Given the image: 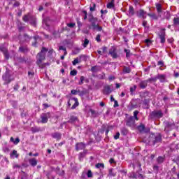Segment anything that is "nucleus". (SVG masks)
<instances>
[{"instance_id": "1", "label": "nucleus", "mask_w": 179, "mask_h": 179, "mask_svg": "<svg viewBox=\"0 0 179 179\" xmlns=\"http://www.w3.org/2000/svg\"><path fill=\"white\" fill-rule=\"evenodd\" d=\"M2 79L4 82L3 85H9L10 82L15 80V77L12 75L10 70L6 69V71L2 76Z\"/></svg>"}, {"instance_id": "2", "label": "nucleus", "mask_w": 179, "mask_h": 179, "mask_svg": "<svg viewBox=\"0 0 179 179\" xmlns=\"http://www.w3.org/2000/svg\"><path fill=\"white\" fill-rule=\"evenodd\" d=\"M48 52V49L46 48H42L41 52L38 53L36 58V65H40V64H42L43 61L45 59V54Z\"/></svg>"}, {"instance_id": "3", "label": "nucleus", "mask_w": 179, "mask_h": 179, "mask_svg": "<svg viewBox=\"0 0 179 179\" xmlns=\"http://www.w3.org/2000/svg\"><path fill=\"white\" fill-rule=\"evenodd\" d=\"M164 116V113H163V110H155L150 113L149 118L150 120H160V118H163Z\"/></svg>"}, {"instance_id": "4", "label": "nucleus", "mask_w": 179, "mask_h": 179, "mask_svg": "<svg viewBox=\"0 0 179 179\" xmlns=\"http://www.w3.org/2000/svg\"><path fill=\"white\" fill-rule=\"evenodd\" d=\"M148 142L150 145L154 146V145H156V143L162 142V136H160V134H158L157 136H150Z\"/></svg>"}, {"instance_id": "5", "label": "nucleus", "mask_w": 179, "mask_h": 179, "mask_svg": "<svg viewBox=\"0 0 179 179\" xmlns=\"http://www.w3.org/2000/svg\"><path fill=\"white\" fill-rule=\"evenodd\" d=\"M125 123L127 127H129V128L134 129L136 127V124L135 123V118L134 116H129L125 120Z\"/></svg>"}, {"instance_id": "6", "label": "nucleus", "mask_w": 179, "mask_h": 179, "mask_svg": "<svg viewBox=\"0 0 179 179\" xmlns=\"http://www.w3.org/2000/svg\"><path fill=\"white\" fill-rule=\"evenodd\" d=\"M73 101H74V104L71 106V110H75L76 107L79 106V101H78V98H70L67 102L68 107H71Z\"/></svg>"}, {"instance_id": "7", "label": "nucleus", "mask_w": 179, "mask_h": 179, "mask_svg": "<svg viewBox=\"0 0 179 179\" xmlns=\"http://www.w3.org/2000/svg\"><path fill=\"white\" fill-rule=\"evenodd\" d=\"M158 36L160 39V43L164 44L166 43V29H162Z\"/></svg>"}, {"instance_id": "8", "label": "nucleus", "mask_w": 179, "mask_h": 179, "mask_svg": "<svg viewBox=\"0 0 179 179\" xmlns=\"http://www.w3.org/2000/svg\"><path fill=\"white\" fill-rule=\"evenodd\" d=\"M109 55H110L113 59L118 58V54L117 53V48H115V47L112 46L109 49Z\"/></svg>"}, {"instance_id": "9", "label": "nucleus", "mask_w": 179, "mask_h": 179, "mask_svg": "<svg viewBox=\"0 0 179 179\" xmlns=\"http://www.w3.org/2000/svg\"><path fill=\"white\" fill-rule=\"evenodd\" d=\"M98 20H99L97 19V17H94L93 15H90L89 17V22H91V27L90 28L92 29L94 27H96Z\"/></svg>"}, {"instance_id": "10", "label": "nucleus", "mask_w": 179, "mask_h": 179, "mask_svg": "<svg viewBox=\"0 0 179 179\" xmlns=\"http://www.w3.org/2000/svg\"><path fill=\"white\" fill-rule=\"evenodd\" d=\"M150 103V99H145L143 101V108L148 110L149 109V107H150V105H149Z\"/></svg>"}, {"instance_id": "11", "label": "nucleus", "mask_w": 179, "mask_h": 179, "mask_svg": "<svg viewBox=\"0 0 179 179\" xmlns=\"http://www.w3.org/2000/svg\"><path fill=\"white\" fill-rule=\"evenodd\" d=\"M164 124L165 126L164 131L166 132H169V131H171V128H172V127L173 125V123H171V122H169L168 121H166V122H164Z\"/></svg>"}, {"instance_id": "12", "label": "nucleus", "mask_w": 179, "mask_h": 179, "mask_svg": "<svg viewBox=\"0 0 179 179\" xmlns=\"http://www.w3.org/2000/svg\"><path fill=\"white\" fill-rule=\"evenodd\" d=\"M41 120L42 124H47V122H48V115L45 113H43L41 115Z\"/></svg>"}, {"instance_id": "13", "label": "nucleus", "mask_w": 179, "mask_h": 179, "mask_svg": "<svg viewBox=\"0 0 179 179\" xmlns=\"http://www.w3.org/2000/svg\"><path fill=\"white\" fill-rule=\"evenodd\" d=\"M138 17H142L143 19H146V11L143 9L139 10L137 13Z\"/></svg>"}, {"instance_id": "14", "label": "nucleus", "mask_w": 179, "mask_h": 179, "mask_svg": "<svg viewBox=\"0 0 179 179\" xmlns=\"http://www.w3.org/2000/svg\"><path fill=\"white\" fill-rule=\"evenodd\" d=\"M85 148H86V145H85L83 143H78L76 145V150L77 151L83 150V149H85Z\"/></svg>"}, {"instance_id": "15", "label": "nucleus", "mask_w": 179, "mask_h": 179, "mask_svg": "<svg viewBox=\"0 0 179 179\" xmlns=\"http://www.w3.org/2000/svg\"><path fill=\"white\" fill-rule=\"evenodd\" d=\"M155 6H156L157 12L158 13V16H159V17H162V15H160L162 12H163V10H162V4L159 3H156Z\"/></svg>"}, {"instance_id": "16", "label": "nucleus", "mask_w": 179, "mask_h": 179, "mask_svg": "<svg viewBox=\"0 0 179 179\" xmlns=\"http://www.w3.org/2000/svg\"><path fill=\"white\" fill-rule=\"evenodd\" d=\"M111 87L110 85H106L103 88V94H110L111 93Z\"/></svg>"}, {"instance_id": "17", "label": "nucleus", "mask_w": 179, "mask_h": 179, "mask_svg": "<svg viewBox=\"0 0 179 179\" xmlns=\"http://www.w3.org/2000/svg\"><path fill=\"white\" fill-rule=\"evenodd\" d=\"M62 136V134H61V133H59V132H55L52 134V138H54L55 139H57V141H59Z\"/></svg>"}, {"instance_id": "18", "label": "nucleus", "mask_w": 179, "mask_h": 179, "mask_svg": "<svg viewBox=\"0 0 179 179\" xmlns=\"http://www.w3.org/2000/svg\"><path fill=\"white\" fill-rule=\"evenodd\" d=\"M148 86V80H143L140 82L139 83V87H141V89H146Z\"/></svg>"}, {"instance_id": "19", "label": "nucleus", "mask_w": 179, "mask_h": 179, "mask_svg": "<svg viewBox=\"0 0 179 179\" xmlns=\"http://www.w3.org/2000/svg\"><path fill=\"white\" fill-rule=\"evenodd\" d=\"M115 176H117V173L114 172V169H109L108 177H115Z\"/></svg>"}, {"instance_id": "20", "label": "nucleus", "mask_w": 179, "mask_h": 179, "mask_svg": "<svg viewBox=\"0 0 179 179\" xmlns=\"http://www.w3.org/2000/svg\"><path fill=\"white\" fill-rule=\"evenodd\" d=\"M29 162L32 167H36V166H37V159H36V158L29 159Z\"/></svg>"}, {"instance_id": "21", "label": "nucleus", "mask_w": 179, "mask_h": 179, "mask_svg": "<svg viewBox=\"0 0 179 179\" xmlns=\"http://www.w3.org/2000/svg\"><path fill=\"white\" fill-rule=\"evenodd\" d=\"M87 153V150H85L83 152H82L79 154L78 159H79L80 162H82V160H83V158L85 157V156H86Z\"/></svg>"}, {"instance_id": "22", "label": "nucleus", "mask_w": 179, "mask_h": 179, "mask_svg": "<svg viewBox=\"0 0 179 179\" xmlns=\"http://www.w3.org/2000/svg\"><path fill=\"white\" fill-rule=\"evenodd\" d=\"M76 121H78V117L71 115L70 116V119L68 122H69L70 124H73L76 122Z\"/></svg>"}, {"instance_id": "23", "label": "nucleus", "mask_w": 179, "mask_h": 179, "mask_svg": "<svg viewBox=\"0 0 179 179\" xmlns=\"http://www.w3.org/2000/svg\"><path fill=\"white\" fill-rule=\"evenodd\" d=\"M23 38H24V41H22V43H24V41H26V42L30 41V40L32 38V37L27 35V34H24L23 36Z\"/></svg>"}, {"instance_id": "24", "label": "nucleus", "mask_w": 179, "mask_h": 179, "mask_svg": "<svg viewBox=\"0 0 179 179\" xmlns=\"http://www.w3.org/2000/svg\"><path fill=\"white\" fill-rule=\"evenodd\" d=\"M134 15H135V10L134 9V7L132 6H129V16H134Z\"/></svg>"}, {"instance_id": "25", "label": "nucleus", "mask_w": 179, "mask_h": 179, "mask_svg": "<svg viewBox=\"0 0 179 179\" xmlns=\"http://www.w3.org/2000/svg\"><path fill=\"white\" fill-rule=\"evenodd\" d=\"M148 16L152 17L154 20H157L159 19V16H157L155 13H148Z\"/></svg>"}, {"instance_id": "26", "label": "nucleus", "mask_w": 179, "mask_h": 179, "mask_svg": "<svg viewBox=\"0 0 179 179\" xmlns=\"http://www.w3.org/2000/svg\"><path fill=\"white\" fill-rule=\"evenodd\" d=\"M19 51H20V52H27V51H29V49L26 46H20L19 48Z\"/></svg>"}, {"instance_id": "27", "label": "nucleus", "mask_w": 179, "mask_h": 179, "mask_svg": "<svg viewBox=\"0 0 179 179\" xmlns=\"http://www.w3.org/2000/svg\"><path fill=\"white\" fill-rule=\"evenodd\" d=\"M48 20H50V18H44L43 20V26H46V27H50V24H48Z\"/></svg>"}, {"instance_id": "28", "label": "nucleus", "mask_w": 179, "mask_h": 179, "mask_svg": "<svg viewBox=\"0 0 179 179\" xmlns=\"http://www.w3.org/2000/svg\"><path fill=\"white\" fill-rule=\"evenodd\" d=\"M38 66H39V68H41V69H44V68H45V66H50V63L46 62V63H41L39 65H38Z\"/></svg>"}, {"instance_id": "29", "label": "nucleus", "mask_w": 179, "mask_h": 179, "mask_svg": "<svg viewBox=\"0 0 179 179\" xmlns=\"http://www.w3.org/2000/svg\"><path fill=\"white\" fill-rule=\"evenodd\" d=\"M100 71V66H94L91 68L92 72H99Z\"/></svg>"}, {"instance_id": "30", "label": "nucleus", "mask_w": 179, "mask_h": 179, "mask_svg": "<svg viewBox=\"0 0 179 179\" xmlns=\"http://www.w3.org/2000/svg\"><path fill=\"white\" fill-rule=\"evenodd\" d=\"M34 40L35 41V42L32 43V45L34 47H36V45H37V40H41V38H40V36H34Z\"/></svg>"}, {"instance_id": "31", "label": "nucleus", "mask_w": 179, "mask_h": 179, "mask_svg": "<svg viewBox=\"0 0 179 179\" xmlns=\"http://www.w3.org/2000/svg\"><path fill=\"white\" fill-rule=\"evenodd\" d=\"M91 29H92V30H96V31H101V30H103V27L99 26V24L95 25V27Z\"/></svg>"}, {"instance_id": "32", "label": "nucleus", "mask_w": 179, "mask_h": 179, "mask_svg": "<svg viewBox=\"0 0 179 179\" xmlns=\"http://www.w3.org/2000/svg\"><path fill=\"white\" fill-rule=\"evenodd\" d=\"M159 79L160 82H164L166 77L164 76V75H158L157 77V80Z\"/></svg>"}, {"instance_id": "33", "label": "nucleus", "mask_w": 179, "mask_h": 179, "mask_svg": "<svg viewBox=\"0 0 179 179\" xmlns=\"http://www.w3.org/2000/svg\"><path fill=\"white\" fill-rule=\"evenodd\" d=\"M10 157H13V156H15V157L16 159H17V157H19V154H17V151L16 150H13V152L10 155Z\"/></svg>"}, {"instance_id": "34", "label": "nucleus", "mask_w": 179, "mask_h": 179, "mask_svg": "<svg viewBox=\"0 0 179 179\" xmlns=\"http://www.w3.org/2000/svg\"><path fill=\"white\" fill-rule=\"evenodd\" d=\"M89 43H90V41H89V39L85 38L84 42L83 43V47L84 48H86V47H87V45H89Z\"/></svg>"}, {"instance_id": "35", "label": "nucleus", "mask_w": 179, "mask_h": 179, "mask_svg": "<svg viewBox=\"0 0 179 179\" xmlns=\"http://www.w3.org/2000/svg\"><path fill=\"white\" fill-rule=\"evenodd\" d=\"M139 114V111L138 110H135L134 112V118L136 121H138L139 120V117H138V115Z\"/></svg>"}, {"instance_id": "36", "label": "nucleus", "mask_w": 179, "mask_h": 179, "mask_svg": "<svg viewBox=\"0 0 179 179\" xmlns=\"http://www.w3.org/2000/svg\"><path fill=\"white\" fill-rule=\"evenodd\" d=\"M121 134L122 135H127L128 134V129H127V128L125 127H123L121 129Z\"/></svg>"}, {"instance_id": "37", "label": "nucleus", "mask_w": 179, "mask_h": 179, "mask_svg": "<svg viewBox=\"0 0 179 179\" xmlns=\"http://www.w3.org/2000/svg\"><path fill=\"white\" fill-rule=\"evenodd\" d=\"M81 62V60L80 59H79V57H76L73 62H72V64L73 65H76L77 64H79Z\"/></svg>"}, {"instance_id": "38", "label": "nucleus", "mask_w": 179, "mask_h": 179, "mask_svg": "<svg viewBox=\"0 0 179 179\" xmlns=\"http://www.w3.org/2000/svg\"><path fill=\"white\" fill-rule=\"evenodd\" d=\"M124 73H131V69L129 67H124L123 69Z\"/></svg>"}, {"instance_id": "39", "label": "nucleus", "mask_w": 179, "mask_h": 179, "mask_svg": "<svg viewBox=\"0 0 179 179\" xmlns=\"http://www.w3.org/2000/svg\"><path fill=\"white\" fill-rule=\"evenodd\" d=\"M96 169H104V164L103 163H98L95 165Z\"/></svg>"}, {"instance_id": "40", "label": "nucleus", "mask_w": 179, "mask_h": 179, "mask_svg": "<svg viewBox=\"0 0 179 179\" xmlns=\"http://www.w3.org/2000/svg\"><path fill=\"white\" fill-rule=\"evenodd\" d=\"M141 99H146V97H148V96H149V92H145L142 93L141 95Z\"/></svg>"}, {"instance_id": "41", "label": "nucleus", "mask_w": 179, "mask_h": 179, "mask_svg": "<svg viewBox=\"0 0 179 179\" xmlns=\"http://www.w3.org/2000/svg\"><path fill=\"white\" fill-rule=\"evenodd\" d=\"M124 52L126 53L127 58H129L131 57V50L128 49H124Z\"/></svg>"}, {"instance_id": "42", "label": "nucleus", "mask_w": 179, "mask_h": 179, "mask_svg": "<svg viewBox=\"0 0 179 179\" xmlns=\"http://www.w3.org/2000/svg\"><path fill=\"white\" fill-rule=\"evenodd\" d=\"M138 129L140 132H143L145 131V126L143 124H141L138 127Z\"/></svg>"}, {"instance_id": "43", "label": "nucleus", "mask_w": 179, "mask_h": 179, "mask_svg": "<svg viewBox=\"0 0 179 179\" xmlns=\"http://www.w3.org/2000/svg\"><path fill=\"white\" fill-rule=\"evenodd\" d=\"M106 6L108 9L114 8V1H112L111 2L108 3Z\"/></svg>"}, {"instance_id": "44", "label": "nucleus", "mask_w": 179, "mask_h": 179, "mask_svg": "<svg viewBox=\"0 0 179 179\" xmlns=\"http://www.w3.org/2000/svg\"><path fill=\"white\" fill-rule=\"evenodd\" d=\"M157 163L162 164L164 162V158L163 157H159L157 159Z\"/></svg>"}, {"instance_id": "45", "label": "nucleus", "mask_w": 179, "mask_h": 179, "mask_svg": "<svg viewBox=\"0 0 179 179\" xmlns=\"http://www.w3.org/2000/svg\"><path fill=\"white\" fill-rule=\"evenodd\" d=\"M0 51H1V52L5 53L8 51V49L6 48H5L3 45L0 46Z\"/></svg>"}, {"instance_id": "46", "label": "nucleus", "mask_w": 179, "mask_h": 179, "mask_svg": "<svg viewBox=\"0 0 179 179\" xmlns=\"http://www.w3.org/2000/svg\"><path fill=\"white\" fill-rule=\"evenodd\" d=\"M70 75H71V76H76V75H78V71H76V69L72 70V71L70 72Z\"/></svg>"}, {"instance_id": "47", "label": "nucleus", "mask_w": 179, "mask_h": 179, "mask_svg": "<svg viewBox=\"0 0 179 179\" xmlns=\"http://www.w3.org/2000/svg\"><path fill=\"white\" fill-rule=\"evenodd\" d=\"M87 176L88 177V178H92V177H93V173H92L91 170H89L87 171Z\"/></svg>"}, {"instance_id": "48", "label": "nucleus", "mask_w": 179, "mask_h": 179, "mask_svg": "<svg viewBox=\"0 0 179 179\" xmlns=\"http://www.w3.org/2000/svg\"><path fill=\"white\" fill-rule=\"evenodd\" d=\"M85 80V76H81L80 78V81L78 83V85H83V82Z\"/></svg>"}, {"instance_id": "49", "label": "nucleus", "mask_w": 179, "mask_h": 179, "mask_svg": "<svg viewBox=\"0 0 179 179\" xmlns=\"http://www.w3.org/2000/svg\"><path fill=\"white\" fill-rule=\"evenodd\" d=\"M90 111L93 117H97V113L95 110L90 109Z\"/></svg>"}, {"instance_id": "50", "label": "nucleus", "mask_w": 179, "mask_h": 179, "mask_svg": "<svg viewBox=\"0 0 179 179\" xmlns=\"http://www.w3.org/2000/svg\"><path fill=\"white\" fill-rule=\"evenodd\" d=\"M31 131H32V132H40V128L39 127H32Z\"/></svg>"}, {"instance_id": "51", "label": "nucleus", "mask_w": 179, "mask_h": 179, "mask_svg": "<svg viewBox=\"0 0 179 179\" xmlns=\"http://www.w3.org/2000/svg\"><path fill=\"white\" fill-rule=\"evenodd\" d=\"M79 59L81 61H86V55H80Z\"/></svg>"}, {"instance_id": "52", "label": "nucleus", "mask_w": 179, "mask_h": 179, "mask_svg": "<svg viewBox=\"0 0 179 179\" xmlns=\"http://www.w3.org/2000/svg\"><path fill=\"white\" fill-rule=\"evenodd\" d=\"M3 55H4L5 58H6V59H9L10 55H9V52L8 50H7V52H5L3 53Z\"/></svg>"}, {"instance_id": "53", "label": "nucleus", "mask_w": 179, "mask_h": 179, "mask_svg": "<svg viewBox=\"0 0 179 179\" xmlns=\"http://www.w3.org/2000/svg\"><path fill=\"white\" fill-rule=\"evenodd\" d=\"M22 173H23V176L21 178V179H28L29 178V175H27V173H24V171H22Z\"/></svg>"}, {"instance_id": "54", "label": "nucleus", "mask_w": 179, "mask_h": 179, "mask_svg": "<svg viewBox=\"0 0 179 179\" xmlns=\"http://www.w3.org/2000/svg\"><path fill=\"white\" fill-rule=\"evenodd\" d=\"M67 27H70V29H73V27H75V23L71 22L67 24Z\"/></svg>"}, {"instance_id": "55", "label": "nucleus", "mask_w": 179, "mask_h": 179, "mask_svg": "<svg viewBox=\"0 0 179 179\" xmlns=\"http://www.w3.org/2000/svg\"><path fill=\"white\" fill-rule=\"evenodd\" d=\"M147 80H148V82H156V80H157V77L151 78H149Z\"/></svg>"}, {"instance_id": "56", "label": "nucleus", "mask_w": 179, "mask_h": 179, "mask_svg": "<svg viewBox=\"0 0 179 179\" xmlns=\"http://www.w3.org/2000/svg\"><path fill=\"white\" fill-rule=\"evenodd\" d=\"M135 90H136V85H134L133 87H130L131 93H134V92H135Z\"/></svg>"}, {"instance_id": "57", "label": "nucleus", "mask_w": 179, "mask_h": 179, "mask_svg": "<svg viewBox=\"0 0 179 179\" xmlns=\"http://www.w3.org/2000/svg\"><path fill=\"white\" fill-rule=\"evenodd\" d=\"M10 150H9V148H8V147H4L3 148V151L4 152V153H9Z\"/></svg>"}, {"instance_id": "58", "label": "nucleus", "mask_w": 179, "mask_h": 179, "mask_svg": "<svg viewBox=\"0 0 179 179\" xmlns=\"http://www.w3.org/2000/svg\"><path fill=\"white\" fill-rule=\"evenodd\" d=\"M48 51V57H51L52 55V52H54V49H50Z\"/></svg>"}, {"instance_id": "59", "label": "nucleus", "mask_w": 179, "mask_h": 179, "mask_svg": "<svg viewBox=\"0 0 179 179\" xmlns=\"http://www.w3.org/2000/svg\"><path fill=\"white\" fill-rule=\"evenodd\" d=\"M29 15H24L22 18V20L24 22H27L29 20Z\"/></svg>"}, {"instance_id": "60", "label": "nucleus", "mask_w": 179, "mask_h": 179, "mask_svg": "<svg viewBox=\"0 0 179 179\" xmlns=\"http://www.w3.org/2000/svg\"><path fill=\"white\" fill-rule=\"evenodd\" d=\"M101 35L98 34L96 37V41H97V43H100V41H101V39H100Z\"/></svg>"}, {"instance_id": "61", "label": "nucleus", "mask_w": 179, "mask_h": 179, "mask_svg": "<svg viewBox=\"0 0 179 179\" xmlns=\"http://www.w3.org/2000/svg\"><path fill=\"white\" fill-rule=\"evenodd\" d=\"M157 65L159 66H164V62H163V61H159L158 63H157Z\"/></svg>"}, {"instance_id": "62", "label": "nucleus", "mask_w": 179, "mask_h": 179, "mask_svg": "<svg viewBox=\"0 0 179 179\" xmlns=\"http://www.w3.org/2000/svg\"><path fill=\"white\" fill-rule=\"evenodd\" d=\"M20 142V139L19 138H16L15 140H14V145H17Z\"/></svg>"}, {"instance_id": "63", "label": "nucleus", "mask_w": 179, "mask_h": 179, "mask_svg": "<svg viewBox=\"0 0 179 179\" xmlns=\"http://www.w3.org/2000/svg\"><path fill=\"white\" fill-rule=\"evenodd\" d=\"M28 76H29L30 78H33V76H34V72L29 71Z\"/></svg>"}, {"instance_id": "64", "label": "nucleus", "mask_w": 179, "mask_h": 179, "mask_svg": "<svg viewBox=\"0 0 179 179\" xmlns=\"http://www.w3.org/2000/svg\"><path fill=\"white\" fill-rule=\"evenodd\" d=\"M120 138V132L116 133V134L114 136V139H119Z\"/></svg>"}]
</instances>
